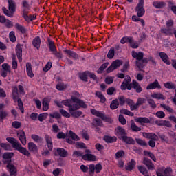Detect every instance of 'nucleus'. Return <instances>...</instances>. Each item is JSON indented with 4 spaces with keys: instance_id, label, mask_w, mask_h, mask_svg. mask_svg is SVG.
Returning a JSON list of instances; mask_svg holds the SVG:
<instances>
[{
    "instance_id": "nucleus-62",
    "label": "nucleus",
    "mask_w": 176,
    "mask_h": 176,
    "mask_svg": "<svg viewBox=\"0 0 176 176\" xmlns=\"http://www.w3.org/2000/svg\"><path fill=\"white\" fill-rule=\"evenodd\" d=\"M108 65H109L108 63H104V64H102V65L98 70V74H101L102 71H104V69H105V68L108 67Z\"/></svg>"
},
{
    "instance_id": "nucleus-44",
    "label": "nucleus",
    "mask_w": 176,
    "mask_h": 176,
    "mask_svg": "<svg viewBox=\"0 0 176 176\" xmlns=\"http://www.w3.org/2000/svg\"><path fill=\"white\" fill-rule=\"evenodd\" d=\"M118 107H119V101L118 100V99H116L113 100L112 102L111 103L110 108L111 109H116Z\"/></svg>"
},
{
    "instance_id": "nucleus-16",
    "label": "nucleus",
    "mask_w": 176,
    "mask_h": 176,
    "mask_svg": "<svg viewBox=\"0 0 176 176\" xmlns=\"http://www.w3.org/2000/svg\"><path fill=\"white\" fill-rule=\"evenodd\" d=\"M17 137L22 145H27V137L25 136V133H24V131H19L17 132Z\"/></svg>"
},
{
    "instance_id": "nucleus-43",
    "label": "nucleus",
    "mask_w": 176,
    "mask_h": 176,
    "mask_svg": "<svg viewBox=\"0 0 176 176\" xmlns=\"http://www.w3.org/2000/svg\"><path fill=\"white\" fill-rule=\"evenodd\" d=\"M146 101V100H145V98H139L138 99L137 102L135 103L136 109H137V108H139L140 106L142 105V104H145Z\"/></svg>"
},
{
    "instance_id": "nucleus-9",
    "label": "nucleus",
    "mask_w": 176,
    "mask_h": 176,
    "mask_svg": "<svg viewBox=\"0 0 176 176\" xmlns=\"http://www.w3.org/2000/svg\"><path fill=\"white\" fill-rule=\"evenodd\" d=\"M101 170H102V165L98 163L96 165L93 164H89V174L90 175H93L94 173L98 174V173H101Z\"/></svg>"
},
{
    "instance_id": "nucleus-50",
    "label": "nucleus",
    "mask_w": 176,
    "mask_h": 176,
    "mask_svg": "<svg viewBox=\"0 0 176 176\" xmlns=\"http://www.w3.org/2000/svg\"><path fill=\"white\" fill-rule=\"evenodd\" d=\"M132 38H133L132 37H127V36L122 37L121 38L120 42L122 45H124V43H127V42H129V43H130L131 42Z\"/></svg>"
},
{
    "instance_id": "nucleus-17",
    "label": "nucleus",
    "mask_w": 176,
    "mask_h": 176,
    "mask_svg": "<svg viewBox=\"0 0 176 176\" xmlns=\"http://www.w3.org/2000/svg\"><path fill=\"white\" fill-rule=\"evenodd\" d=\"M143 163L146 166L147 168L151 170V171H153L155 170V164L152 163V161L149 160L148 158H144Z\"/></svg>"
},
{
    "instance_id": "nucleus-32",
    "label": "nucleus",
    "mask_w": 176,
    "mask_h": 176,
    "mask_svg": "<svg viewBox=\"0 0 176 176\" xmlns=\"http://www.w3.org/2000/svg\"><path fill=\"white\" fill-rule=\"evenodd\" d=\"M125 102L130 107L131 111H135L136 106H135V104L134 103V101H133V100L126 99L125 100Z\"/></svg>"
},
{
    "instance_id": "nucleus-48",
    "label": "nucleus",
    "mask_w": 176,
    "mask_h": 176,
    "mask_svg": "<svg viewBox=\"0 0 176 176\" xmlns=\"http://www.w3.org/2000/svg\"><path fill=\"white\" fill-rule=\"evenodd\" d=\"M162 34H164L165 35H173V29H161Z\"/></svg>"
},
{
    "instance_id": "nucleus-51",
    "label": "nucleus",
    "mask_w": 176,
    "mask_h": 176,
    "mask_svg": "<svg viewBox=\"0 0 176 176\" xmlns=\"http://www.w3.org/2000/svg\"><path fill=\"white\" fill-rule=\"evenodd\" d=\"M164 85L166 89H175V85L172 82H165Z\"/></svg>"
},
{
    "instance_id": "nucleus-12",
    "label": "nucleus",
    "mask_w": 176,
    "mask_h": 176,
    "mask_svg": "<svg viewBox=\"0 0 176 176\" xmlns=\"http://www.w3.org/2000/svg\"><path fill=\"white\" fill-rule=\"evenodd\" d=\"M85 153L84 155H82L83 160H87L88 162H96L97 161V157L96 155L91 154V152L89 149L85 150Z\"/></svg>"
},
{
    "instance_id": "nucleus-27",
    "label": "nucleus",
    "mask_w": 176,
    "mask_h": 176,
    "mask_svg": "<svg viewBox=\"0 0 176 176\" xmlns=\"http://www.w3.org/2000/svg\"><path fill=\"white\" fill-rule=\"evenodd\" d=\"M63 105L65 107H68L69 111L70 110L71 107H74L75 103L72 101V96L71 97V100H64L62 101Z\"/></svg>"
},
{
    "instance_id": "nucleus-56",
    "label": "nucleus",
    "mask_w": 176,
    "mask_h": 176,
    "mask_svg": "<svg viewBox=\"0 0 176 176\" xmlns=\"http://www.w3.org/2000/svg\"><path fill=\"white\" fill-rule=\"evenodd\" d=\"M96 95L97 96V97H98V98H100V102H105V96H104V95H102V94H101V92L97 91L96 93Z\"/></svg>"
},
{
    "instance_id": "nucleus-29",
    "label": "nucleus",
    "mask_w": 176,
    "mask_h": 176,
    "mask_svg": "<svg viewBox=\"0 0 176 176\" xmlns=\"http://www.w3.org/2000/svg\"><path fill=\"white\" fill-rule=\"evenodd\" d=\"M136 162L134 160H131L130 162L128 163L127 166H126V170L127 171H131L134 170V167H135Z\"/></svg>"
},
{
    "instance_id": "nucleus-13",
    "label": "nucleus",
    "mask_w": 176,
    "mask_h": 176,
    "mask_svg": "<svg viewBox=\"0 0 176 176\" xmlns=\"http://www.w3.org/2000/svg\"><path fill=\"white\" fill-rule=\"evenodd\" d=\"M49 47L50 52H52L53 54L56 56V57L58 58H61V57H63V54L57 52L56 45H54V43L53 41H49Z\"/></svg>"
},
{
    "instance_id": "nucleus-52",
    "label": "nucleus",
    "mask_w": 176,
    "mask_h": 176,
    "mask_svg": "<svg viewBox=\"0 0 176 176\" xmlns=\"http://www.w3.org/2000/svg\"><path fill=\"white\" fill-rule=\"evenodd\" d=\"M56 89L57 90H60V91L65 90V89H67V85L63 82L58 83L56 85Z\"/></svg>"
},
{
    "instance_id": "nucleus-5",
    "label": "nucleus",
    "mask_w": 176,
    "mask_h": 176,
    "mask_svg": "<svg viewBox=\"0 0 176 176\" xmlns=\"http://www.w3.org/2000/svg\"><path fill=\"white\" fill-rule=\"evenodd\" d=\"M12 97L15 102H17L18 107L21 109L22 113H24V107H23V102H21V100L19 98V89H17V87H14L12 88Z\"/></svg>"
},
{
    "instance_id": "nucleus-26",
    "label": "nucleus",
    "mask_w": 176,
    "mask_h": 176,
    "mask_svg": "<svg viewBox=\"0 0 176 176\" xmlns=\"http://www.w3.org/2000/svg\"><path fill=\"white\" fill-rule=\"evenodd\" d=\"M91 113L94 115V116H97L98 118H100L101 119H105V116L101 111H98L94 109H91Z\"/></svg>"
},
{
    "instance_id": "nucleus-63",
    "label": "nucleus",
    "mask_w": 176,
    "mask_h": 176,
    "mask_svg": "<svg viewBox=\"0 0 176 176\" xmlns=\"http://www.w3.org/2000/svg\"><path fill=\"white\" fill-rule=\"evenodd\" d=\"M105 82L107 85H111V83H113V77L108 76L105 78Z\"/></svg>"
},
{
    "instance_id": "nucleus-33",
    "label": "nucleus",
    "mask_w": 176,
    "mask_h": 176,
    "mask_svg": "<svg viewBox=\"0 0 176 176\" xmlns=\"http://www.w3.org/2000/svg\"><path fill=\"white\" fill-rule=\"evenodd\" d=\"M152 98H155L156 100H166V96L160 93H154L151 94Z\"/></svg>"
},
{
    "instance_id": "nucleus-38",
    "label": "nucleus",
    "mask_w": 176,
    "mask_h": 176,
    "mask_svg": "<svg viewBox=\"0 0 176 176\" xmlns=\"http://www.w3.org/2000/svg\"><path fill=\"white\" fill-rule=\"evenodd\" d=\"M131 129L132 131H141V128L138 127L133 120H131Z\"/></svg>"
},
{
    "instance_id": "nucleus-11",
    "label": "nucleus",
    "mask_w": 176,
    "mask_h": 176,
    "mask_svg": "<svg viewBox=\"0 0 176 176\" xmlns=\"http://www.w3.org/2000/svg\"><path fill=\"white\" fill-rule=\"evenodd\" d=\"M122 64H123V62L120 60H116L113 61L111 66L107 69V74L112 72V71H115V69H118V68H119Z\"/></svg>"
},
{
    "instance_id": "nucleus-46",
    "label": "nucleus",
    "mask_w": 176,
    "mask_h": 176,
    "mask_svg": "<svg viewBox=\"0 0 176 176\" xmlns=\"http://www.w3.org/2000/svg\"><path fill=\"white\" fill-rule=\"evenodd\" d=\"M144 153L145 156H148V157H150V159H151L153 162H156V157H155V155L153 153L149 151H144Z\"/></svg>"
},
{
    "instance_id": "nucleus-22",
    "label": "nucleus",
    "mask_w": 176,
    "mask_h": 176,
    "mask_svg": "<svg viewBox=\"0 0 176 176\" xmlns=\"http://www.w3.org/2000/svg\"><path fill=\"white\" fill-rule=\"evenodd\" d=\"M16 54L18 57L19 61L21 62L23 57V49L21 48V45L20 44H18L16 47Z\"/></svg>"
},
{
    "instance_id": "nucleus-28",
    "label": "nucleus",
    "mask_w": 176,
    "mask_h": 176,
    "mask_svg": "<svg viewBox=\"0 0 176 176\" xmlns=\"http://www.w3.org/2000/svg\"><path fill=\"white\" fill-rule=\"evenodd\" d=\"M132 86L135 90H136L137 93H141L142 91V87H141V85H140V83L135 81V80H133L132 81Z\"/></svg>"
},
{
    "instance_id": "nucleus-34",
    "label": "nucleus",
    "mask_w": 176,
    "mask_h": 176,
    "mask_svg": "<svg viewBox=\"0 0 176 176\" xmlns=\"http://www.w3.org/2000/svg\"><path fill=\"white\" fill-rule=\"evenodd\" d=\"M50 104V102H49V100H47V98H44L43 100V111H48Z\"/></svg>"
},
{
    "instance_id": "nucleus-19",
    "label": "nucleus",
    "mask_w": 176,
    "mask_h": 176,
    "mask_svg": "<svg viewBox=\"0 0 176 176\" xmlns=\"http://www.w3.org/2000/svg\"><path fill=\"white\" fill-rule=\"evenodd\" d=\"M155 89H160V84L157 80H155L153 82L150 83L146 87V90H155Z\"/></svg>"
},
{
    "instance_id": "nucleus-45",
    "label": "nucleus",
    "mask_w": 176,
    "mask_h": 176,
    "mask_svg": "<svg viewBox=\"0 0 176 176\" xmlns=\"http://www.w3.org/2000/svg\"><path fill=\"white\" fill-rule=\"evenodd\" d=\"M0 146L5 151H12V146L8 143H0Z\"/></svg>"
},
{
    "instance_id": "nucleus-7",
    "label": "nucleus",
    "mask_w": 176,
    "mask_h": 176,
    "mask_svg": "<svg viewBox=\"0 0 176 176\" xmlns=\"http://www.w3.org/2000/svg\"><path fill=\"white\" fill-rule=\"evenodd\" d=\"M132 57L136 58L137 67H138V68H142V65L140 63V62L144 58V53L142 52H136L135 51H132Z\"/></svg>"
},
{
    "instance_id": "nucleus-23",
    "label": "nucleus",
    "mask_w": 176,
    "mask_h": 176,
    "mask_svg": "<svg viewBox=\"0 0 176 176\" xmlns=\"http://www.w3.org/2000/svg\"><path fill=\"white\" fill-rule=\"evenodd\" d=\"M14 156V153H5L3 155V163H8V162H11V159Z\"/></svg>"
},
{
    "instance_id": "nucleus-47",
    "label": "nucleus",
    "mask_w": 176,
    "mask_h": 176,
    "mask_svg": "<svg viewBox=\"0 0 176 176\" xmlns=\"http://www.w3.org/2000/svg\"><path fill=\"white\" fill-rule=\"evenodd\" d=\"M115 56V49L113 47L111 48L107 54V57L109 60H112Z\"/></svg>"
},
{
    "instance_id": "nucleus-39",
    "label": "nucleus",
    "mask_w": 176,
    "mask_h": 176,
    "mask_svg": "<svg viewBox=\"0 0 176 176\" xmlns=\"http://www.w3.org/2000/svg\"><path fill=\"white\" fill-rule=\"evenodd\" d=\"M47 116H49V113H43L38 115V119L39 122H43V120H46V119H47Z\"/></svg>"
},
{
    "instance_id": "nucleus-40",
    "label": "nucleus",
    "mask_w": 176,
    "mask_h": 176,
    "mask_svg": "<svg viewBox=\"0 0 176 176\" xmlns=\"http://www.w3.org/2000/svg\"><path fill=\"white\" fill-rule=\"evenodd\" d=\"M57 153L61 157H66L67 155H68V153H67V151H65L64 148H58Z\"/></svg>"
},
{
    "instance_id": "nucleus-25",
    "label": "nucleus",
    "mask_w": 176,
    "mask_h": 176,
    "mask_svg": "<svg viewBox=\"0 0 176 176\" xmlns=\"http://www.w3.org/2000/svg\"><path fill=\"white\" fill-rule=\"evenodd\" d=\"M26 72L30 78H34V72H32V65L30 63H26Z\"/></svg>"
},
{
    "instance_id": "nucleus-58",
    "label": "nucleus",
    "mask_w": 176,
    "mask_h": 176,
    "mask_svg": "<svg viewBox=\"0 0 176 176\" xmlns=\"http://www.w3.org/2000/svg\"><path fill=\"white\" fill-rule=\"evenodd\" d=\"M138 170L143 175H145V174H148V170L142 166H138Z\"/></svg>"
},
{
    "instance_id": "nucleus-54",
    "label": "nucleus",
    "mask_w": 176,
    "mask_h": 176,
    "mask_svg": "<svg viewBox=\"0 0 176 176\" xmlns=\"http://www.w3.org/2000/svg\"><path fill=\"white\" fill-rule=\"evenodd\" d=\"M31 138L35 142H42V138L40 137L38 135H32Z\"/></svg>"
},
{
    "instance_id": "nucleus-2",
    "label": "nucleus",
    "mask_w": 176,
    "mask_h": 176,
    "mask_svg": "<svg viewBox=\"0 0 176 176\" xmlns=\"http://www.w3.org/2000/svg\"><path fill=\"white\" fill-rule=\"evenodd\" d=\"M6 140L9 144H10L12 146V148L15 151H18L20 153H22V155H24L25 156H27L28 157H30L31 156V153L27 148L23 147L21 146V144L15 138H7Z\"/></svg>"
},
{
    "instance_id": "nucleus-30",
    "label": "nucleus",
    "mask_w": 176,
    "mask_h": 176,
    "mask_svg": "<svg viewBox=\"0 0 176 176\" xmlns=\"http://www.w3.org/2000/svg\"><path fill=\"white\" fill-rule=\"evenodd\" d=\"M45 140L47 142L48 149L50 151H52V149H53V142L52 141V138L47 135H45Z\"/></svg>"
},
{
    "instance_id": "nucleus-35",
    "label": "nucleus",
    "mask_w": 176,
    "mask_h": 176,
    "mask_svg": "<svg viewBox=\"0 0 176 176\" xmlns=\"http://www.w3.org/2000/svg\"><path fill=\"white\" fill-rule=\"evenodd\" d=\"M124 142H126V144H134V140H133L130 137H127V135H124L123 138L121 139Z\"/></svg>"
},
{
    "instance_id": "nucleus-10",
    "label": "nucleus",
    "mask_w": 176,
    "mask_h": 176,
    "mask_svg": "<svg viewBox=\"0 0 176 176\" xmlns=\"http://www.w3.org/2000/svg\"><path fill=\"white\" fill-rule=\"evenodd\" d=\"M137 16L142 17L145 14V9H144V0H139V3L135 8Z\"/></svg>"
},
{
    "instance_id": "nucleus-53",
    "label": "nucleus",
    "mask_w": 176,
    "mask_h": 176,
    "mask_svg": "<svg viewBox=\"0 0 176 176\" xmlns=\"http://www.w3.org/2000/svg\"><path fill=\"white\" fill-rule=\"evenodd\" d=\"M120 113H123L124 115H127L128 116H134V113L126 109H121Z\"/></svg>"
},
{
    "instance_id": "nucleus-31",
    "label": "nucleus",
    "mask_w": 176,
    "mask_h": 176,
    "mask_svg": "<svg viewBox=\"0 0 176 176\" xmlns=\"http://www.w3.org/2000/svg\"><path fill=\"white\" fill-rule=\"evenodd\" d=\"M22 6L23 8V13H27V10H30V8H31L30 3L27 0L22 1Z\"/></svg>"
},
{
    "instance_id": "nucleus-59",
    "label": "nucleus",
    "mask_w": 176,
    "mask_h": 176,
    "mask_svg": "<svg viewBox=\"0 0 176 176\" xmlns=\"http://www.w3.org/2000/svg\"><path fill=\"white\" fill-rule=\"evenodd\" d=\"M123 156H124V151L122 150H120L116 153V159H120V157H123Z\"/></svg>"
},
{
    "instance_id": "nucleus-6",
    "label": "nucleus",
    "mask_w": 176,
    "mask_h": 176,
    "mask_svg": "<svg viewBox=\"0 0 176 176\" xmlns=\"http://www.w3.org/2000/svg\"><path fill=\"white\" fill-rule=\"evenodd\" d=\"M156 174L157 176H170V174H173V168L160 167L157 169Z\"/></svg>"
},
{
    "instance_id": "nucleus-55",
    "label": "nucleus",
    "mask_w": 176,
    "mask_h": 176,
    "mask_svg": "<svg viewBox=\"0 0 176 176\" xmlns=\"http://www.w3.org/2000/svg\"><path fill=\"white\" fill-rule=\"evenodd\" d=\"M65 52V53H67V54H68L71 57H73V58H78V54L76 53L68 50H66Z\"/></svg>"
},
{
    "instance_id": "nucleus-15",
    "label": "nucleus",
    "mask_w": 176,
    "mask_h": 176,
    "mask_svg": "<svg viewBox=\"0 0 176 176\" xmlns=\"http://www.w3.org/2000/svg\"><path fill=\"white\" fill-rule=\"evenodd\" d=\"M115 134L118 137V138H119V140H122L123 137L126 135V131L124 130V129L120 126H118L115 129Z\"/></svg>"
},
{
    "instance_id": "nucleus-57",
    "label": "nucleus",
    "mask_w": 176,
    "mask_h": 176,
    "mask_svg": "<svg viewBox=\"0 0 176 176\" xmlns=\"http://www.w3.org/2000/svg\"><path fill=\"white\" fill-rule=\"evenodd\" d=\"M160 126H165L166 127H171V123L169 121L162 120L159 124Z\"/></svg>"
},
{
    "instance_id": "nucleus-64",
    "label": "nucleus",
    "mask_w": 176,
    "mask_h": 176,
    "mask_svg": "<svg viewBox=\"0 0 176 176\" xmlns=\"http://www.w3.org/2000/svg\"><path fill=\"white\" fill-rule=\"evenodd\" d=\"M9 36L11 42H16V36L14 34V32L12 31L11 32H10Z\"/></svg>"
},
{
    "instance_id": "nucleus-42",
    "label": "nucleus",
    "mask_w": 176,
    "mask_h": 176,
    "mask_svg": "<svg viewBox=\"0 0 176 176\" xmlns=\"http://www.w3.org/2000/svg\"><path fill=\"white\" fill-rule=\"evenodd\" d=\"M16 28H17V30H19L22 34H26L27 33V29H25L24 28V26L19 24V23H16L15 25Z\"/></svg>"
},
{
    "instance_id": "nucleus-21",
    "label": "nucleus",
    "mask_w": 176,
    "mask_h": 176,
    "mask_svg": "<svg viewBox=\"0 0 176 176\" xmlns=\"http://www.w3.org/2000/svg\"><path fill=\"white\" fill-rule=\"evenodd\" d=\"M7 168L10 173V176H16L17 169L16 168V166H14V165H13L12 164H8L7 165Z\"/></svg>"
},
{
    "instance_id": "nucleus-18",
    "label": "nucleus",
    "mask_w": 176,
    "mask_h": 176,
    "mask_svg": "<svg viewBox=\"0 0 176 176\" xmlns=\"http://www.w3.org/2000/svg\"><path fill=\"white\" fill-rule=\"evenodd\" d=\"M28 149L29 152H32V153H36L38 152V146L35 144L33 142H30L28 144Z\"/></svg>"
},
{
    "instance_id": "nucleus-14",
    "label": "nucleus",
    "mask_w": 176,
    "mask_h": 176,
    "mask_svg": "<svg viewBox=\"0 0 176 176\" xmlns=\"http://www.w3.org/2000/svg\"><path fill=\"white\" fill-rule=\"evenodd\" d=\"M69 138H72V140ZM69 138L67 139L66 141L71 145H74V144H75L74 141H79V140H80V138H79L75 133L72 132V131H69Z\"/></svg>"
},
{
    "instance_id": "nucleus-49",
    "label": "nucleus",
    "mask_w": 176,
    "mask_h": 176,
    "mask_svg": "<svg viewBox=\"0 0 176 176\" xmlns=\"http://www.w3.org/2000/svg\"><path fill=\"white\" fill-rule=\"evenodd\" d=\"M153 7L157 9H160L164 6V3L160 1H155L153 3Z\"/></svg>"
},
{
    "instance_id": "nucleus-41",
    "label": "nucleus",
    "mask_w": 176,
    "mask_h": 176,
    "mask_svg": "<svg viewBox=\"0 0 176 176\" xmlns=\"http://www.w3.org/2000/svg\"><path fill=\"white\" fill-rule=\"evenodd\" d=\"M59 112L64 118H71V113H69L68 111L63 109H60L59 110Z\"/></svg>"
},
{
    "instance_id": "nucleus-4",
    "label": "nucleus",
    "mask_w": 176,
    "mask_h": 176,
    "mask_svg": "<svg viewBox=\"0 0 176 176\" xmlns=\"http://www.w3.org/2000/svg\"><path fill=\"white\" fill-rule=\"evenodd\" d=\"M143 137L144 138H148V140H150L148 142V145L149 146H151V148H155V146H156V142H155V141H157L159 140V137H157L156 134L143 133Z\"/></svg>"
},
{
    "instance_id": "nucleus-61",
    "label": "nucleus",
    "mask_w": 176,
    "mask_h": 176,
    "mask_svg": "<svg viewBox=\"0 0 176 176\" xmlns=\"http://www.w3.org/2000/svg\"><path fill=\"white\" fill-rule=\"evenodd\" d=\"M129 43L130 46L132 47L133 49H137V47L140 46V44L138 42H135L133 38L131 39V41Z\"/></svg>"
},
{
    "instance_id": "nucleus-37",
    "label": "nucleus",
    "mask_w": 176,
    "mask_h": 176,
    "mask_svg": "<svg viewBox=\"0 0 176 176\" xmlns=\"http://www.w3.org/2000/svg\"><path fill=\"white\" fill-rule=\"evenodd\" d=\"M33 46L36 47V49H39V47H41V38L39 37H36L33 40Z\"/></svg>"
},
{
    "instance_id": "nucleus-3",
    "label": "nucleus",
    "mask_w": 176,
    "mask_h": 176,
    "mask_svg": "<svg viewBox=\"0 0 176 176\" xmlns=\"http://www.w3.org/2000/svg\"><path fill=\"white\" fill-rule=\"evenodd\" d=\"M8 5L9 10H8L5 7H3L2 10L6 16H8V17H13L14 12H16V3L13 2L12 0H8Z\"/></svg>"
},
{
    "instance_id": "nucleus-36",
    "label": "nucleus",
    "mask_w": 176,
    "mask_h": 176,
    "mask_svg": "<svg viewBox=\"0 0 176 176\" xmlns=\"http://www.w3.org/2000/svg\"><path fill=\"white\" fill-rule=\"evenodd\" d=\"M104 140L106 142H116V140H118V138L116 136H105L104 138Z\"/></svg>"
},
{
    "instance_id": "nucleus-20",
    "label": "nucleus",
    "mask_w": 176,
    "mask_h": 176,
    "mask_svg": "<svg viewBox=\"0 0 176 176\" xmlns=\"http://www.w3.org/2000/svg\"><path fill=\"white\" fill-rule=\"evenodd\" d=\"M160 57L162 60V61L167 65H170V64H171V62L170 61V58H168L167 54L164 52H160Z\"/></svg>"
},
{
    "instance_id": "nucleus-1",
    "label": "nucleus",
    "mask_w": 176,
    "mask_h": 176,
    "mask_svg": "<svg viewBox=\"0 0 176 176\" xmlns=\"http://www.w3.org/2000/svg\"><path fill=\"white\" fill-rule=\"evenodd\" d=\"M75 96H72V101H73L74 105L70 107L69 112H70L71 116L73 118H79L82 116V113L80 111H78V109L87 108V105L82 100L78 98L79 97V93L76 92Z\"/></svg>"
},
{
    "instance_id": "nucleus-8",
    "label": "nucleus",
    "mask_w": 176,
    "mask_h": 176,
    "mask_svg": "<svg viewBox=\"0 0 176 176\" xmlns=\"http://www.w3.org/2000/svg\"><path fill=\"white\" fill-rule=\"evenodd\" d=\"M131 78L130 76H126L124 81L121 84L120 89L121 90H131L132 86H131Z\"/></svg>"
},
{
    "instance_id": "nucleus-24",
    "label": "nucleus",
    "mask_w": 176,
    "mask_h": 176,
    "mask_svg": "<svg viewBox=\"0 0 176 176\" xmlns=\"http://www.w3.org/2000/svg\"><path fill=\"white\" fill-rule=\"evenodd\" d=\"M135 122H137L138 123H140L141 124H144V123H151V120H153L152 118H142V117H140V118H137L135 119Z\"/></svg>"
},
{
    "instance_id": "nucleus-60",
    "label": "nucleus",
    "mask_w": 176,
    "mask_h": 176,
    "mask_svg": "<svg viewBox=\"0 0 176 176\" xmlns=\"http://www.w3.org/2000/svg\"><path fill=\"white\" fill-rule=\"evenodd\" d=\"M50 118H54L55 119H60L61 118V115L59 114L58 112H54L50 114Z\"/></svg>"
}]
</instances>
